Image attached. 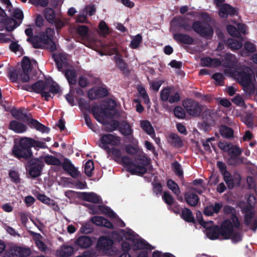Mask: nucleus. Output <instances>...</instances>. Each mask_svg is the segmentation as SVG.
<instances>
[{"label":"nucleus","instance_id":"1","mask_svg":"<svg viewBox=\"0 0 257 257\" xmlns=\"http://www.w3.org/2000/svg\"><path fill=\"white\" fill-rule=\"evenodd\" d=\"M25 33L28 37L27 42L31 43L33 48H46L51 52L57 50L56 45L53 41L55 34L53 28H47L44 31L40 32L38 35H33V30L29 28L25 30Z\"/></svg>","mask_w":257,"mask_h":257},{"label":"nucleus","instance_id":"2","mask_svg":"<svg viewBox=\"0 0 257 257\" xmlns=\"http://www.w3.org/2000/svg\"><path fill=\"white\" fill-rule=\"evenodd\" d=\"M252 74V70L246 66L238 68L232 72V75L236 81L248 95H252L255 92L254 85L251 82Z\"/></svg>","mask_w":257,"mask_h":257},{"label":"nucleus","instance_id":"3","mask_svg":"<svg viewBox=\"0 0 257 257\" xmlns=\"http://www.w3.org/2000/svg\"><path fill=\"white\" fill-rule=\"evenodd\" d=\"M218 146L221 150L228 152L229 158L227 163L228 165L237 166L243 163V157H240L242 150L239 147L231 143L224 145L221 142L218 144Z\"/></svg>","mask_w":257,"mask_h":257},{"label":"nucleus","instance_id":"4","mask_svg":"<svg viewBox=\"0 0 257 257\" xmlns=\"http://www.w3.org/2000/svg\"><path fill=\"white\" fill-rule=\"evenodd\" d=\"M13 155L19 160L27 161L33 157L27 137L21 139L18 143L14 145L12 149Z\"/></svg>","mask_w":257,"mask_h":257},{"label":"nucleus","instance_id":"5","mask_svg":"<svg viewBox=\"0 0 257 257\" xmlns=\"http://www.w3.org/2000/svg\"><path fill=\"white\" fill-rule=\"evenodd\" d=\"M241 225L236 214H233L230 219L227 218L222 221L219 226L221 237L224 239H229L234 229H239Z\"/></svg>","mask_w":257,"mask_h":257},{"label":"nucleus","instance_id":"6","mask_svg":"<svg viewBox=\"0 0 257 257\" xmlns=\"http://www.w3.org/2000/svg\"><path fill=\"white\" fill-rule=\"evenodd\" d=\"M44 165L41 159L32 157L27 161L25 167L30 176L36 178L41 175Z\"/></svg>","mask_w":257,"mask_h":257},{"label":"nucleus","instance_id":"7","mask_svg":"<svg viewBox=\"0 0 257 257\" xmlns=\"http://www.w3.org/2000/svg\"><path fill=\"white\" fill-rule=\"evenodd\" d=\"M113 243L112 239L103 235L98 238L95 247L91 249L96 253V257H98L106 254L111 249Z\"/></svg>","mask_w":257,"mask_h":257},{"label":"nucleus","instance_id":"8","mask_svg":"<svg viewBox=\"0 0 257 257\" xmlns=\"http://www.w3.org/2000/svg\"><path fill=\"white\" fill-rule=\"evenodd\" d=\"M193 30L200 36L210 38L212 37L213 30L208 24L202 21H195L190 26V31Z\"/></svg>","mask_w":257,"mask_h":257},{"label":"nucleus","instance_id":"9","mask_svg":"<svg viewBox=\"0 0 257 257\" xmlns=\"http://www.w3.org/2000/svg\"><path fill=\"white\" fill-rule=\"evenodd\" d=\"M182 104L187 113L194 117L200 116L203 110L202 105L197 101L191 98L183 100Z\"/></svg>","mask_w":257,"mask_h":257},{"label":"nucleus","instance_id":"10","mask_svg":"<svg viewBox=\"0 0 257 257\" xmlns=\"http://www.w3.org/2000/svg\"><path fill=\"white\" fill-rule=\"evenodd\" d=\"M122 163L127 168L128 171L132 174L143 175L147 172L146 167L136 164L132 159L127 156H123L122 158Z\"/></svg>","mask_w":257,"mask_h":257},{"label":"nucleus","instance_id":"11","mask_svg":"<svg viewBox=\"0 0 257 257\" xmlns=\"http://www.w3.org/2000/svg\"><path fill=\"white\" fill-rule=\"evenodd\" d=\"M100 141L101 143L99 144V147L106 152H108L110 150V148L108 146V145L118 146L120 143L119 137L110 134L102 135Z\"/></svg>","mask_w":257,"mask_h":257},{"label":"nucleus","instance_id":"12","mask_svg":"<svg viewBox=\"0 0 257 257\" xmlns=\"http://www.w3.org/2000/svg\"><path fill=\"white\" fill-rule=\"evenodd\" d=\"M31 88L32 91L41 94L42 97L44 98L46 101H48L50 98H52L51 94L48 92H46V88H47V80H38L31 86H28Z\"/></svg>","mask_w":257,"mask_h":257},{"label":"nucleus","instance_id":"13","mask_svg":"<svg viewBox=\"0 0 257 257\" xmlns=\"http://www.w3.org/2000/svg\"><path fill=\"white\" fill-rule=\"evenodd\" d=\"M190 25L187 22V18L183 16L174 17L171 21V30L178 32L181 29L190 31Z\"/></svg>","mask_w":257,"mask_h":257},{"label":"nucleus","instance_id":"14","mask_svg":"<svg viewBox=\"0 0 257 257\" xmlns=\"http://www.w3.org/2000/svg\"><path fill=\"white\" fill-rule=\"evenodd\" d=\"M21 66L22 74H21V75L22 76V81L23 82H28L30 80L29 73L31 70V61L28 57L25 56L23 57L21 63Z\"/></svg>","mask_w":257,"mask_h":257},{"label":"nucleus","instance_id":"15","mask_svg":"<svg viewBox=\"0 0 257 257\" xmlns=\"http://www.w3.org/2000/svg\"><path fill=\"white\" fill-rule=\"evenodd\" d=\"M87 206L91 211L93 214H96L97 213V211L99 210L103 214H105L112 218H116L117 216L116 214L109 207L104 206L102 205H98L96 207L94 205L89 204L85 205Z\"/></svg>","mask_w":257,"mask_h":257},{"label":"nucleus","instance_id":"16","mask_svg":"<svg viewBox=\"0 0 257 257\" xmlns=\"http://www.w3.org/2000/svg\"><path fill=\"white\" fill-rule=\"evenodd\" d=\"M238 11L237 9L232 7L229 4H225L219 8L218 15L222 18H227L228 16H233L237 15Z\"/></svg>","mask_w":257,"mask_h":257},{"label":"nucleus","instance_id":"17","mask_svg":"<svg viewBox=\"0 0 257 257\" xmlns=\"http://www.w3.org/2000/svg\"><path fill=\"white\" fill-rule=\"evenodd\" d=\"M223 177L229 189H232L235 185H239L241 179V177L239 174H237L232 176L230 173L229 175H225Z\"/></svg>","mask_w":257,"mask_h":257},{"label":"nucleus","instance_id":"18","mask_svg":"<svg viewBox=\"0 0 257 257\" xmlns=\"http://www.w3.org/2000/svg\"><path fill=\"white\" fill-rule=\"evenodd\" d=\"M13 17L14 18L8 20V24L13 25L12 29H14L22 23L24 19L23 13L20 9H16L14 10Z\"/></svg>","mask_w":257,"mask_h":257},{"label":"nucleus","instance_id":"19","mask_svg":"<svg viewBox=\"0 0 257 257\" xmlns=\"http://www.w3.org/2000/svg\"><path fill=\"white\" fill-rule=\"evenodd\" d=\"M79 197L83 201L93 203H102L101 197L94 192H81Z\"/></svg>","mask_w":257,"mask_h":257},{"label":"nucleus","instance_id":"20","mask_svg":"<svg viewBox=\"0 0 257 257\" xmlns=\"http://www.w3.org/2000/svg\"><path fill=\"white\" fill-rule=\"evenodd\" d=\"M173 38L177 43L186 45H192L194 43L193 38L187 34L174 33H173Z\"/></svg>","mask_w":257,"mask_h":257},{"label":"nucleus","instance_id":"21","mask_svg":"<svg viewBox=\"0 0 257 257\" xmlns=\"http://www.w3.org/2000/svg\"><path fill=\"white\" fill-rule=\"evenodd\" d=\"M29 233L32 236L33 239L38 249L42 252L46 251L47 249V246L42 241L43 237L41 234L33 231H29Z\"/></svg>","mask_w":257,"mask_h":257},{"label":"nucleus","instance_id":"22","mask_svg":"<svg viewBox=\"0 0 257 257\" xmlns=\"http://www.w3.org/2000/svg\"><path fill=\"white\" fill-rule=\"evenodd\" d=\"M9 128L16 133L21 134L27 131V127L22 122L18 120H13L9 123Z\"/></svg>","mask_w":257,"mask_h":257},{"label":"nucleus","instance_id":"23","mask_svg":"<svg viewBox=\"0 0 257 257\" xmlns=\"http://www.w3.org/2000/svg\"><path fill=\"white\" fill-rule=\"evenodd\" d=\"M184 200L191 207H195L199 202V198L194 192L189 191L184 194Z\"/></svg>","mask_w":257,"mask_h":257},{"label":"nucleus","instance_id":"24","mask_svg":"<svg viewBox=\"0 0 257 257\" xmlns=\"http://www.w3.org/2000/svg\"><path fill=\"white\" fill-rule=\"evenodd\" d=\"M13 116L17 120L22 121L28 125L32 119L31 113L27 112H21L20 110H13L12 111Z\"/></svg>","mask_w":257,"mask_h":257},{"label":"nucleus","instance_id":"25","mask_svg":"<svg viewBox=\"0 0 257 257\" xmlns=\"http://www.w3.org/2000/svg\"><path fill=\"white\" fill-rule=\"evenodd\" d=\"M75 243L82 248H87L92 244L91 238L88 236H81L76 239Z\"/></svg>","mask_w":257,"mask_h":257},{"label":"nucleus","instance_id":"26","mask_svg":"<svg viewBox=\"0 0 257 257\" xmlns=\"http://www.w3.org/2000/svg\"><path fill=\"white\" fill-rule=\"evenodd\" d=\"M180 217L184 221L188 223H195V219L192 211L188 208L184 207L181 209Z\"/></svg>","mask_w":257,"mask_h":257},{"label":"nucleus","instance_id":"27","mask_svg":"<svg viewBox=\"0 0 257 257\" xmlns=\"http://www.w3.org/2000/svg\"><path fill=\"white\" fill-rule=\"evenodd\" d=\"M28 125L31 128H34L36 130L42 133H49L50 130L49 127H47L45 125L40 123L37 120L34 119L33 118L30 120V122Z\"/></svg>","mask_w":257,"mask_h":257},{"label":"nucleus","instance_id":"28","mask_svg":"<svg viewBox=\"0 0 257 257\" xmlns=\"http://www.w3.org/2000/svg\"><path fill=\"white\" fill-rule=\"evenodd\" d=\"M219 226L217 225H211L208 231H206V235L211 240H215L218 238L220 233Z\"/></svg>","mask_w":257,"mask_h":257},{"label":"nucleus","instance_id":"29","mask_svg":"<svg viewBox=\"0 0 257 257\" xmlns=\"http://www.w3.org/2000/svg\"><path fill=\"white\" fill-rule=\"evenodd\" d=\"M74 248L70 245H63L59 250L57 251V254L60 257H69L74 253Z\"/></svg>","mask_w":257,"mask_h":257},{"label":"nucleus","instance_id":"30","mask_svg":"<svg viewBox=\"0 0 257 257\" xmlns=\"http://www.w3.org/2000/svg\"><path fill=\"white\" fill-rule=\"evenodd\" d=\"M118 129L119 132L124 136H128L133 133V130L131 126L129 123L125 120H122L119 122Z\"/></svg>","mask_w":257,"mask_h":257},{"label":"nucleus","instance_id":"31","mask_svg":"<svg viewBox=\"0 0 257 257\" xmlns=\"http://www.w3.org/2000/svg\"><path fill=\"white\" fill-rule=\"evenodd\" d=\"M133 243L134 250H138L142 249H152L151 245L143 239H136ZM152 249H154V247H152Z\"/></svg>","mask_w":257,"mask_h":257},{"label":"nucleus","instance_id":"32","mask_svg":"<svg viewBox=\"0 0 257 257\" xmlns=\"http://www.w3.org/2000/svg\"><path fill=\"white\" fill-rule=\"evenodd\" d=\"M235 57L231 54H226L222 60V65L226 68H232L235 65Z\"/></svg>","mask_w":257,"mask_h":257},{"label":"nucleus","instance_id":"33","mask_svg":"<svg viewBox=\"0 0 257 257\" xmlns=\"http://www.w3.org/2000/svg\"><path fill=\"white\" fill-rule=\"evenodd\" d=\"M64 75L70 85H75L77 81L76 72L74 69H67L65 71Z\"/></svg>","mask_w":257,"mask_h":257},{"label":"nucleus","instance_id":"34","mask_svg":"<svg viewBox=\"0 0 257 257\" xmlns=\"http://www.w3.org/2000/svg\"><path fill=\"white\" fill-rule=\"evenodd\" d=\"M52 58L55 62L58 71H61L63 65L65 64V61L66 60V56L62 54L58 55L55 53H53Z\"/></svg>","mask_w":257,"mask_h":257},{"label":"nucleus","instance_id":"35","mask_svg":"<svg viewBox=\"0 0 257 257\" xmlns=\"http://www.w3.org/2000/svg\"><path fill=\"white\" fill-rule=\"evenodd\" d=\"M60 90V87L58 84L52 80H47V88H46V92L55 94L58 93Z\"/></svg>","mask_w":257,"mask_h":257},{"label":"nucleus","instance_id":"36","mask_svg":"<svg viewBox=\"0 0 257 257\" xmlns=\"http://www.w3.org/2000/svg\"><path fill=\"white\" fill-rule=\"evenodd\" d=\"M142 129L148 135L153 137L155 136V131L149 120H145L141 122Z\"/></svg>","mask_w":257,"mask_h":257},{"label":"nucleus","instance_id":"37","mask_svg":"<svg viewBox=\"0 0 257 257\" xmlns=\"http://www.w3.org/2000/svg\"><path fill=\"white\" fill-rule=\"evenodd\" d=\"M220 135L224 138L229 139L233 137V130L226 125H222L220 130Z\"/></svg>","mask_w":257,"mask_h":257},{"label":"nucleus","instance_id":"38","mask_svg":"<svg viewBox=\"0 0 257 257\" xmlns=\"http://www.w3.org/2000/svg\"><path fill=\"white\" fill-rule=\"evenodd\" d=\"M44 16L47 21L50 24L54 22V20L56 19L55 11L50 8H47L45 9Z\"/></svg>","mask_w":257,"mask_h":257},{"label":"nucleus","instance_id":"39","mask_svg":"<svg viewBox=\"0 0 257 257\" xmlns=\"http://www.w3.org/2000/svg\"><path fill=\"white\" fill-rule=\"evenodd\" d=\"M37 199L40 201H41L42 203L49 205L50 207H58L54 200L47 197L45 194H38L37 196Z\"/></svg>","mask_w":257,"mask_h":257},{"label":"nucleus","instance_id":"40","mask_svg":"<svg viewBox=\"0 0 257 257\" xmlns=\"http://www.w3.org/2000/svg\"><path fill=\"white\" fill-rule=\"evenodd\" d=\"M216 115V112L212 109L207 108L202 113L203 119L209 122H213Z\"/></svg>","mask_w":257,"mask_h":257},{"label":"nucleus","instance_id":"41","mask_svg":"<svg viewBox=\"0 0 257 257\" xmlns=\"http://www.w3.org/2000/svg\"><path fill=\"white\" fill-rule=\"evenodd\" d=\"M107 125L105 126L104 130L106 132H112L118 129L119 122L115 119H112L109 122H107Z\"/></svg>","mask_w":257,"mask_h":257},{"label":"nucleus","instance_id":"42","mask_svg":"<svg viewBox=\"0 0 257 257\" xmlns=\"http://www.w3.org/2000/svg\"><path fill=\"white\" fill-rule=\"evenodd\" d=\"M115 62L118 68L123 72L127 71V64L123 61L121 55L114 57Z\"/></svg>","mask_w":257,"mask_h":257},{"label":"nucleus","instance_id":"43","mask_svg":"<svg viewBox=\"0 0 257 257\" xmlns=\"http://www.w3.org/2000/svg\"><path fill=\"white\" fill-rule=\"evenodd\" d=\"M167 185L169 189H170L175 195L178 196L181 192L178 185L172 179H168L167 182Z\"/></svg>","mask_w":257,"mask_h":257},{"label":"nucleus","instance_id":"44","mask_svg":"<svg viewBox=\"0 0 257 257\" xmlns=\"http://www.w3.org/2000/svg\"><path fill=\"white\" fill-rule=\"evenodd\" d=\"M170 138L172 141V145L175 148H180L183 146V143L181 138L175 134H171L170 136Z\"/></svg>","mask_w":257,"mask_h":257},{"label":"nucleus","instance_id":"45","mask_svg":"<svg viewBox=\"0 0 257 257\" xmlns=\"http://www.w3.org/2000/svg\"><path fill=\"white\" fill-rule=\"evenodd\" d=\"M102 109L101 107L97 104H94L91 108L90 112L92 113V114L94 117L98 121L101 122V116L100 114L101 113V110Z\"/></svg>","mask_w":257,"mask_h":257},{"label":"nucleus","instance_id":"46","mask_svg":"<svg viewBox=\"0 0 257 257\" xmlns=\"http://www.w3.org/2000/svg\"><path fill=\"white\" fill-rule=\"evenodd\" d=\"M27 139L28 140V142L29 143L30 146L31 148L32 149V147L35 148V149L37 148H41V149H45L46 148V145L45 143L41 142L39 141L35 140L32 138H28Z\"/></svg>","mask_w":257,"mask_h":257},{"label":"nucleus","instance_id":"47","mask_svg":"<svg viewBox=\"0 0 257 257\" xmlns=\"http://www.w3.org/2000/svg\"><path fill=\"white\" fill-rule=\"evenodd\" d=\"M228 45L229 48L232 50L240 49L242 46V42L234 39H230L228 40Z\"/></svg>","mask_w":257,"mask_h":257},{"label":"nucleus","instance_id":"48","mask_svg":"<svg viewBox=\"0 0 257 257\" xmlns=\"http://www.w3.org/2000/svg\"><path fill=\"white\" fill-rule=\"evenodd\" d=\"M45 162L48 165L61 166V161L56 157L48 155L46 156L44 159Z\"/></svg>","mask_w":257,"mask_h":257},{"label":"nucleus","instance_id":"49","mask_svg":"<svg viewBox=\"0 0 257 257\" xmlns=\"http://www.w3.org/2000/svg\"><path fill=\"white\" fill-rule=\"evenodd\" d=\"M21 74H22L21 69H14L9 72V76L12 82H17L18 79L22 81V76Z\"/></svg>","mask_w":257,"mask_h":257},{"label":"nucleus","instance_id":"50","mask_svg":"<svg viewBox=\"0 0 257 257\" xmlns=\"http://www.w3.org/2000/svg\"><path fill=\"white\" fill-rule=\"evenodd\" d=\"M143 40L142 36L141 34H137L134 37L131 42L130 46L133 49H136L138 48L140 44L142 43Z\"/></svg>","mask_w":257,"mask_h":257},{"label":"nucleus","instance_id":"51","mask_svg":"<svg viewBox=\"0 0 257 257\" xmlns=\"http://www.w3.org/2000/svg\"><path fill=\"white\" fill-rule=\"evenodd\" d=\"M174 115L179 119H184L186 117V112L184 109L180 106H176L173 110Z\"/></svg>","mask_w":257,"mask_h":257},{"label":"nucleus","instance_id":"52","mask_svg":"<svg viewBox=\"0 0 257 257\" xmlns=\"http://www.w3.org/2000/svg\"><path fill=\"white\" fill-rule=\"evenodd\" d=\"M106 153L108 154H111L115 161L120 159L122 162V158L123 156H122L121 151L119 149L113 147L110 148L109 151L106 152Z\"/></svg>","mask_w":257,"mask_h":257},{"label":"nucleus","instance_id":"53","mask_svg":"<svg viewBox=\"0 0 257 257\" xmlns=\"http://www.w3.org/2000/svg\"><path fill=\"white\" fill-rule=\"evenodd\" d=\"M94 163L92 160H88L84 166V172L88 177L92 176V171L94 170Z\"/></svg>","mask_w":257,"mask_h":257},{"label":"nucleus","instance_id":"54","mask_svg":"<svg viewBox=\"0 0 257 257\" xmlns=\"http://www.w3.org/2000/svg\"><path fill=\"white\" fill-rule=\"evenodd\" d=\"M19 257H27L31 253V250L28 247L16 246Z\"/></svg>","mask_w":257,"mask_h":257},{"label":"nucleus","instance_id":"55","mask_svg":"<svg viewBox=\"0 0 257 257\" xmlns=\"http://www.w3.org/2000/svg\"><path fill=\"white\" fill-rule=\"evenodd\" d=\"M93 230V226L91 222L83 223L80 228V232L84 234L90 233L92 232Z\"/></svg>","mask_w":257,"mask_h":257},{"label":"nucleus","instance_id":"56","mask_svg":"<svg viewBox=\"0 0 257 257\" xmlns=\"http://www.w3.org/2000/svg\"><path fill=\"white\" fill-rule=\"evenodd\" d=\"M162 199L168 206H171L174 203V199L173 196L167 191L164 192L162 195Z\"/></svg>","mask_w":257,"mask_h":257},{"label":"nucleus","instance_id":"57","mask_svg":"<svg viewBox=\"0 0 257 257\" xmlns=\"http://www.w3.org/2000/svg\"><path fill=\"white\" fill-rule=\"evenodd\" d=\"M228 33L232 37L235 38H239L240 37V34L235 26L229 25L227 26L226 28Z\"/></svg>","mask_w":257,"mask_h":257},{"label":"nucleus","instance_id":"58","mask_svg":"<svg viewBox=\"0 0 257 257\" xmlns=\"http://www.w3.org/2000/svg\"><path fill=\"white\" fill-rule=\"evenodd\" d=\"M172 166L173 167V170L175 174L178 177H181L183 175V171L182 169L180 164L177 162L175 161L172 164Z\"/></svg>","mask_w":257,"mask_h":257},{"label":"nucleus","instance_id":"59","mask_svg":"<svg viewBox=\"0 0 257 257\" xmlns=\"http://www.w3.org/2000/svg\"><path fill=\"white\" fill-rule=\"evenodd\" d=\"M212 78L215 81L216 84L222 86L224 85V77L221 73H215L212 76Z\"/></svg>","mask_w":257,"mask_h":257},{"label":"nucleus","instance_id":"60","mask_svg":"<svg viewBox=\"0 0 257 257\" xmlns=\"http://www.w3.org/2000/svg\"><path fill=\"white\" fill-rule=\"evenodd\" d=\"M243 234L240 231H234L233 230V233L231 234V236L230 239L234 243H236L242 240Z\"/></svg>","mask_w":257,"mask_h":257},{"label":"nucleus","instance_id":"61","mask_svg":"<svg viewBox=\"0 0 257 257\" xmlns=\"http://www.w3.org/2000/svg\"><path fill=\"white\" fill-rule=\"evenodd\" d=\"M217 59H212L209 57H203L200 60L201 65L203 67H210L213 61H217Z\"/></svg>","mask_w":257,"mask_h":257},{"label":"nucleus","instance_id":"62","mask_svg":"<svg viewBox=\"0 0 257 257\" xmlns=\"http://www.w3.org/2000/svg\"><path fill=\"white\" fill-rule=\"evenodd\" d=\"M216 165L223 176L225 175L229 174L230 172L227 171L226 165L224 162L217 161Z\"/></svg>","mask_w":257,"mask_h":257},{"label":"nucleus","instance_id":"63","mask_svg":"<svg viewBox=\"0 0 257 257\" xmlns=\"http://www.w3.org/2000/svg\"><path fill=\"white\" fill-rule=\"evenodd\" d=\"M136 162L139 164L138 165L141 164L142 166H144L146 167L150 164V159H149L147 156L142 155L136 159Z\"/></svg>","mask_w":257,"mask_h":257},{"label":"nucleus","instance_id":"64","mask_svg":"<svg viewBox=\"0 0 257 257\" xmlns=\"http://www.w3.org/2000/svg\"><path fill=\"white\" fill-rule=\"evenodd\" d=\"M222 207L223 212L225 215H228L231 214V217L233 214H236V210L234 207L229 205H225Z\"/></svg>","mask_w":257,"mask_h":257}]
</instances>
